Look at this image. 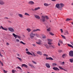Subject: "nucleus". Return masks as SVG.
Here are the masks:
<instances>
[{"label":"nucleus","mask_w":73,"mask_h":73,"mask_svg":"<svg viewBox=\"0 0 73 73\" xmlns=\"http://www.w3.org/2000/svg\"><path fill=\"white\" fill-rule=\"evenodd\" d=\"M41 21L43 22H44L45 21V16H42V19Z\"/></svg>","instance_id":"nucleus-6"},{"label":"nucleus","mask_w":73,"mask_h":73,"mask_svg":"<svg viewBox=\"0 0 73 73\" xmlns=\"http://www.w3.org/2000/svg\"><path fill=\"white\" fill-rule=\"evenodd\" d=\"M65 33H66L67 35H69V33H68V31H66L65 32Z\"/></svg>","instance_id":"nucleus-46"},{"label":"nucleus","mask_w":73,"mask_h":73,"mask_svg":"<svg viewBox=\"0 0 73 73\" xmlns=\"http://www.w3.org/2000/svg\"><path fill=\"white\" fill-rule=\"evenodd\" d=\"M40 9V7H38L37 8H36L34 9L35 11H37V10H38V9Z\"/></svg>","instance_id":"nucleus-25"},{"label":"nucleus","mask_w":73,"mask_h":73,"mask_svg":"<svg viewBox=\"0 0 73 73\" xmlns=\"http://www.w3.org/2000/svg\"><path fill=\"white\" fill-rule=\"evenodd\" d=\"M52 1H56V0H51Z\"/></svg>","instance_id":"nucleus-60"},{"label":"nucleus","mask_w":73,"mask_h":73,"mask_svg":"<svg viewBox=\"0 0 73 73\" xmlns=\"http://www.w3.org/2000/svg\"><path fill=\"white\" fill-rule=\"evenodd\" d=\"M29 50L28 48L26 49V51L27 52H29V51H28Z\"/></svg>","instance_id":"nucleus-55"},{"label":"nucleus","mask_w":73,"mask_h":73,"mask_svg":"<svg viewBox=\"0 0 73 73\" xmlns=\"http://www.w3.org/2000/svg\"><path fill=\"white\" fill-rule=\"evenodd\" d=\"M53 69L54 70H60V69L58 68L57 67H54L53 68Z\"/></svg>","instance_id":"nucleus-17"},{"label":"nucleus","mask_w":73,"mask_h":73,"mask_svg":"<svg viewBox=\"0 0 73 73\" xmlns=\"http://www.w3.org/2000/svg\"><path fill=\"white\" fill-rule=\"evenodd\" d=\"M53 66H56L57 65V64L56 63H53L52 64Z\"/></svg>","instance_id":"nucleus-33"},{"label":"nucleus","mask_w":73,"mask_h":73,"mask_svg":"<svg viewBox=\"0 0 73 73\" xmlns=\"http://www.w3.org/2000/svg\"><path fill=\"white\" fill-rule=\"evenodd\" d=\"M27 31H28V32H30L31 31V29L29 28H27L26 29Z\"/></svg>","instance_id":"nucleus-27"},{"label":"nucleus","mask_w":73,"mask_h":73,"mask_svg":"<svg viewBox=\"0 0 73 73\" xmlns=\"http://www.w3.org/2000/svg\"><path fill=\"white\" fill-rule=\"evenodd\" d=\"M65 62H63L62 63V65H64V63Z\"/></svg>","instance_id":"nucleus-57"},{"label":"nucleus","mask_w":73,"mask_h":73,"mask_svg":"<svg viewBox=\"0 0 73 73\" xmlns=\"http://www.w3.org/2000/svg\"><path fill=\"white\" fill-rule=\"evenodd\" d=\"M60 31H61V33H63V30H62V29H60Z\"/></svg>","instance_id":"nucleus-54"},{"label":"nucleus","mask_w":73,"mask_h":73,"mask_svg":"<svg viewBox=\"0 0 73 73\" xmlns=\"http://www.w3.org/2000/svg\"><path fill=\"white\" fill-rule=\"evenodd\" d=\"M18 16L19 17H21V18H23V15L21 14H19Z\"/></svg>","instance_id":"nucleus-19"},{"label":"nucleus","mask_w":73,"mask_h":73,"mask_svg":"<svg viewBox=\"0 0 73 73\" xmlns=\"http://www.w3.org/2000/svg\"><path fill=\"white\" fill-rule=\"evenodd\" d=\"M16 54L17 56H18V57H20V55L19 54Z\"/></svg>","instance_id":"nucleus-48"},{"label":"nucleus","mask_w":73,"mask_h":73,"mask_svg":"<svg viewBox=\"0 0 73 73\" xmlns=\"http://www.w3.org/2000/svg\"><path fill=\"white\" fill-rule=\"evenodd\" d=\"M45 17V18H46V19H49V17L47 16H44Z\"/></svg>","instance_id":"nucleus-45"},{"label":"nucleus","mask_w":73,"mask_h":73,"mask_svg":"<svg viewBox=\"0 0 73 73\" xmlns=\"http://www.w3.org/2000/svg\"><path fill=\"white\" fill-rule=\"evenodd\" d=\"M4 19H8V17H4Z\"/></svg>","instance_id":"nucleus-56"},{"label":"nucleus","mask_w":73,"mask_h":73,"mask_svg":"<svg viewBox=\"0 0 73 73\" xmlns=\"http://www.w3.org/2000/svg\"><path fill=\"white\" fill-rule=\"evenodd\" d=\"M16 41L17 42H20V40L17 39H16Z\"/></svg>","instance_id":"nucleus-36"},{"label":"nucleus","mask_w":73,"mask_h":73,"mask_svg":"<svg viewBox=\"0 0 73 73\" xmlns=\"http://www.w3.org/2000/svg\"><path fill=\"white\" fill-rule=\"evenodd\" d=\"M49 60H53V59L51 57H49Z\"/></svg>","instance_id":"nucleus-41"},{"label":"nucleus","mask_w":73,"mask_h":73,"mask_svg":"<svg viewBox=\"0 0 73 73\" xmlns=\"http://www.w3.org/2000/svg\"><path fill=\"white\" fill-rule=\"evenodd\" d=\"M35 36H36V37H40V36H39V35L37 34H35Z\"/></svg>","instance_id":"nucleus-37"},{"label":"nucleus","mask_w":73,"mask_h":73,"mask_svg":"<svg viewBox=\"0 0 73 73\" xmlns=\"http://www.w3.org/2000/svg\"><path fill=\"white\" fill-rule=\"evenodd\" d=\"M59 68L60 69H61V70H63V69H64V68H62L60 66H59Z\"/></svg>","instance_id":"nucleus-43"},{"label":"nucleus","mask_w":73,"mask_h":73,"mask_svg":"<svg viewBox=\"0 0 73 73\" xmlns=\"http://www.w3.org/2000/svg\"><path fill=\"white\" fill-rule=\"evenodd\" d=\"M0 56L1 57H3V56L2 54H1V53H0Z\"/></svg>","instance_id":"nucleus-50"},{"label":"nucleus","mask_w":73,"mask_h":73,"mask_svg":"<svg viewBox=\"0 0 73 73\" xmlns=\"http://www.w3.org/2000/svg\"><path fill=\"white\" fill-rule=\"evenodd\" d=\"M43 56H45V57H48V55L47 54H43Z\"/></svg>","instance_id":"nucleus-39"},{"label":"nucleus","mask_w":73,"mask_h":73,"mask_svg":"<svg viewBox=\"0 0 73 73\" xmlns=\"http://www.w3.org/2000/svg\"><path fill=\"white\" fill-rule=\"evenodd\" d=\"M42 38L43 39H45V38H46V36L43 35V36L42 37Z\"/></svg>","instance_id":"nucleus-34"},{"label":"nucleus","mask_w":73,"mask_h":73,"mask_svg":"<svg viewBox=\"0 0 73 73\" xmlns=\"http://www.w3.org/2000/svg\"><path fill=\"white\" fill-rule=\"evenodd\" d=\"M37 31H41V30L39 29H34L33 30V32H37Z\"/></svg>","instance_id":"nucleus-15"},{"label":"nucleus","mask_w":73,"mask_h":73,"mask_svg":"<svg viewBox=\"0 0 73 73\" xmlns=\"http://www.w3.org/2000/svg\"><path fill=\"white\" fill-rule=\"evenodd\" d=\"M16 68H17V69H20V70H21V68L19 66L16 67Z\"/></svg>","instance_id":"nucleus-38"},{"label":"nucleus","mask_w":73,"mask_h":73,"mask_svg":"<svg viewBox=\"0 0 73 73\" xmlns=\"http://www.w3.org/2000/svg\"><path fill=\"white\" fill-rule=\"evenodd\" d=\"M66 21H70V20H72V19H71L67 18L66 19Z\"/></svg>","instance_id":"nucleus-40"},{"label":"nucleus","mask_w":73,"mask_h":73,"mask_svg":"<svg viewBox=\"0 0 73 73\" xmlns=\"http://www.w3.org/2000/svg\"><path fill=\"white\" fill-rule=\"evenodd\" d=\"M13 35L15 39L17 37V38H21V36H19V35H16L15 33H13Z\"/></svg>","instance_id":"nucleus-3"},{"label":"nucleus","mask_w":73,"mask_h":73,"mask_svg":"<svg viewBox=\"0 0 73 73\" xmlns=\"http://www.w3.org/2000/svg\"><path fill=\"white\" fill-rule=\"evenodd\" d=\"M67 45L68 46H69L70 47L72 48H73V46H72V45L70 44H68Z\"/></svg>","instance_id":"nucleus-23"},{"label":"nucleus","mask_w":73,"mask_h":73,"mask_svg":"<svg viewBox=\"0 0 73 73\" xmlns=\"http://www.w3.org/2000/svg\"><path fill=\"white\" fill-rule=\"evenodd\" d=\"M37 53L38 54H39V55H42V53L40 51H38L37 52Z\"/></svg>","instance_id":"nucleus-21"},{"label":"nucleus","mask_w":73,"mask_h":73,"mask_svg":"<svg viewBox=\"0 0 73 73\" xmlns=\"http://www.w3.org/2000/svg\"><path fill=\"white\" fill-rule=\"evenodd\" d=\"M45 65L46 66V67H47V68H50V65L48 63H46Z\"/></svg>","instance_id":"nucleus-11"},{"label":"nucleus","mask_w":73,"mask_h":73,"mask_svg":"<svg viewBox=\"0 0 73 73\" xmlns=\"http://www.w3.org/2000/svg\"><path fill=\"white\" fill-rule=\"evenodd\" d=\"M24 15L25 16H30V15L27 13H25L24 14Z\"/></svg>","instance_id":"nucleus-22"},{"label":"nucleus","mask_w":73,"mask_h":73,"mask_svg":"<svg viewBox=\"0 0 73 73\" xmlns=\"http://www.w3.org/2000/svg\"><path fill=\"white\" fill-rule=\"evenodd\" d=\"M5 4V2L3 1H0V5H4Z\"/></svg>","instance_id":"nucleus-14"},{"label":"nucleus","mask_w":73,"mask_h":73,"mask_svg":"<svg viewBox=\"0 0 73 73\" xmlns=\"http://www.w3.org/2000/svg\"><path fill=\"white\" fill-rule=\"evenodd\" d=\"M44 45L46 48H47V49H48L49 48V47L47 44H45Z\"/></svg>","instance_id":"nucleus-20"},{"label":"nucleus","mask_w":73,"mask_h":73,"mask_svg":"<svg viewBox=\"0 0 73 73\" xmlns=\"http://www.w3.org/2000/svg\"><path fill=\"white\" fill-rule=\"evenodd\" d=\"M69 61L70 62L72 63V62H73V58L71 59H70L69 60Z\"/></svg>","instance_id":"nucleus-30"},{"label":"nucleus","mask_w":73,"mask_h":73,"mask_svg":"<svg viewBox=\"0 0 73 73\" xmlns=\"http://www.w3.org/2000/svg\"><path fill=\"white\" fill-rule=\"evenodd\" d=\"M17 58L19 60V61H22V59L21 58H19V57H17Z\"/></svg>","instance_id":"nucleus-35"},{"label":"nucleus","mask_w":73,"mask_h":73,"mask_svg":"<svg viewBox=\"0 0 73 73\" xmlns=\"http://www.w3.org/2000/svg\"><path fill=\"white\" fill-rule=\"evenodd\" d=\"M35 17L36 19H40V17L39 16H38L37 15H35Z\"/></svg>","instance_id":"nucleus-18"},{"label":"nucleus","mask_w":73,"mask_h":73,"mask_svg":"<svg viewBox=\"0 0 73 73\" xmlns=\"http://www.w3.org/2000/svg\"><path fill=\"white\" fill-rule=\"evenodd\" d=\"M1 28L2 29H3V30H5V31H7L8 29H7V28H4L3 26H1V27H0V29H1Z\"/></svg>","instance_id":"nucleus-9"},{"label":"nucleus","mask_w":73,"mask_h":73,"mask_svg":"<svg viewBox=\"0 0 73 73\" xmlns=\"http://www.w3.org/2000/svg\"><path fill=\"white\" fill-rule=\"evenodd\" d=\"M26 53L27 54H28L29 55H31V56H33L34 57H36V55L35 54V53L33 52H31H31H29V51L26 52Z\"/></svg>","instance_id":"nucleus-1"},{"label":"nucleus","mask_w":73,"mask_h":73,"mask_svg":"<svg viewBox=\"0 0 73 73\" xmlns=\"http://www.w3.org/2000/svg\"><path fill=\"white\" fill-rule=\"evenodd\" d=\"M58 46H60V44L59 42H58Z\"/></svg>","instance_id":"nucleus-63"},{"label":"nucleus","mask_w":73,"mask_h":73,"mask_svg":"<svg viewBox=\"0 0 73 73\" xmlns=\"http://www.w3.org/2000/svg\"><path fill=\"white\" fill-rule=\"evenodd\" d=\"M58 52H62V50H59Z\"/></svg>","instance_id":"nucleus-52"},{"label":"nucleus","mask_w":73,"mask_h":73,"mask_svg":"<svg viewBox=\"0 0 73 73\" xmlns=\"http://www.w3.org/2000/svg\"><path fill=\"white\" fill-rule=\"evenodd\" d=\"M32 62L33 63V64H37V62L33 60L32 61Z\"/></svg>","instance_id":"nucleus-32"},{"label":"nucleus","mask_w":73,"mask_h":73,"mask_svg":"<svg viewBox=\"0 0 73 73\" xmlns=\"http://www.w3.org/2000/svg\"><path fill=\"white\" fill-rule=\"evenodd\" d=\"M20 42L21 44H23V45H26V43H24L22 41H20Z\"/></svg>","instance_id":"nucleus-28"},{"label":"nucleus","mask_w":73,"mask_h":73,"mask_svg":"<svg viewBox=\"0 0 73 73\" xmlns=\"http://www.w3.org/2000/svg\"><path fill=\"white\" fill-rule=\"evenodd\" d=\"M69 56L70 57H73V51H71L69 52Z\"/></svg>","instance_id":"nucleus-7"},{"label":"nucleus","mask_w":73,"mask_h":73,"mask_svg":"<svg viewBox=\"0 0 73 73\" xmlns=\"http://www.w3.org/2000/svg\"><path fill=\"white\" fill-rule=\"evenodd\" d=\"M23 66L25 67V68H28V66L25 64H23L22 65V67H23Z\"/></svg>","instance_id":"nucleus-16"},{"label":"nucleus","mask_w":73,"mask_h":73,"mask_svg":"<svg viewBox=\"0 0 73 73\" xmlns=\"http://www.w3.org/2000/svg\"><path fill=\"white\" fill-rule=\"evenodd\" d=\"M59 42H60V44H62V41H61V40H60L59 41Z\"/></svg>","instance_id":"nucleus-49"},{"label":"nucleus","mask_w":73,"mask_h":73,"mask_svg":"<svg viewBox=\"0 0 73 73\" xmlns=\"http://www.w3.org/2000/svg\"><path fill=\"white\" fill-rule=\"evenodd\" d=\"M9 31L11 32H15V30H14V29L12 27H10L9 28Z\"/></svg>","instance_id":"nucleus-12"},{"label":"nucleus","mask_w":73,"mask_h":73,"mask_svg":"<svg viewBox=\"0 0 73 73\" xmlns=\"http://www.w3.org/2000/svg\"><path fill=\"white\" fill-rule=\"evenodd\" d=\"M66 54H64L62 55V58H65V57H66Z\"/></svg>","instance_id":"nucleus-26"},{"label":"nucleus","mask_w":73,"mask_h":73,"mask_svg":"<svg viewBox=\"0 0 73 73\" xmlns=\"http://www.w3.org/2000/svg\"><path fill=\"white\" fill-rule=\"evenodd\" d=\"M46 60H49V57H46Z\"/></svg>","instance_id":"nucleus-53"},{"label":"nucleus","mask_w":73,"mask_h":73,"mask_svg":"<svg viewBox=\"0 0 73 73\" xmlns=\"http://www.w3.org/2000/svg\"><path fill=\"white\" fill-rule=\"evenodd\" d=\"M60 4L59 3H57L56 4L55 7L56 8H57L58 9H59L60 10V11L62 10V8H61L60 7Z\"/></svg>","instance_id":"nucleus-2"},{"label":"nucleus","mask_w":73,"mask_h":73,"mask_svg":"<svg viewBox=\"0 0 73 73\" xmlns=\"http://www.w3.org/2000/svg\"><path fill=\"white\" fill-rule=\"evenodd\" d=\"M47 41H48V44L49 45H51L52 44V43L51 42L52 41V40L50 39H47Z\"/></svg>","instance_id":"nucleus-5"},{"label":"nucleus","mask_w":73,"mask_h":73,"mask_svg":"<svg viewBox=\"0 0 73 73\" xmlns=\"http://www.w3.org/2000/svg\"><path fill=\"white\" fill-rule=\"evenodd\" d=\"M44 5L45 7H48V6H49V4L47 3H44Z\"/></svg>","instance_id":"nucleus-29"},{"label":"nucleus","mask_w":73,"mask_h":73,"mask_svg":"<svg viewBox=\"0 0 73 73\" xmlns=\"http://www.w3.org/2000/svg\"><path fill=\"white\" fill-rule=\"evenodd\" d=\"M42 41H41V40L39 39L38 40V42H36L37 44L42 45V43H41Z\"/></svg>","instance_id":"nucleus-8"},{"label":"nucleus","mask_w":73,"mask_h":73,"mask_svg":"<svg viewBox=\"0 0 73 73\" xmlns=\"http://www.w3.org/2000/svg\"><path fill=\"white\" fill-rule=\"evenodd\" d=\"M63 70H64V71H66V72H67V70H65V69H63Z\"/></svg>","instance_id":"nucleus-62"},{"label":"nucleus","mask_w":73,"mask_h":73,"mask_svg":"<svg viewBox=\"0 0 73 73\" xmlns=\"http://www.w3.org/2000/svg\"><path fill=\"white\" fill-rule=\"evenodd\" d=\"M28 65L29 66H31L32 68H33L34 69V68H35V67L33 65H32L30 63H29Z\"/></svg>","instance_id":"nucleus-13"},{"label":"nucleus","mask_w":73,"mask_h":73,"mask_svg":"<svg viewBox=\"0 0 73 73\" xmlns=\"http://www.w3.org/2000/svg\"><path fill=\"white\" fill-rule=\"evenodd\" d=\"M61 36L63 38H65V36L62 35H61Z\"/></svg>","instance_id":"nucleus-47"},{"label":"nucleus","mask_w":73,"mask_h":73,"mask_svg":"<svg viewBox=\"0 0 73 73\" xmlns=\"http://www.w3.org/2000/svg\"><path fill=\"white\" fill-rule=\"evenodd\" d=\"M7 45H9V43H7Z\"/></svg>","instance_id":"nucleus-64"},{"label":"nucleus","mask_w":73,"mask_h":73,"mask_svg":"<svg viewBox=\"0 0 73 73\" xmlns=\"http://www.w3.org/2000/svg\"><path fill=\"white\" fill-rule=\"evenodd\" d=\"M60 5L61 8H62V7H64V4L63 3H60Z\"/></svg>","instance_id":"nucleus-24"},{"label":"nucleus","mask_w":73,"mask_h":73,"mask_svg":"<svg viewBox=\"0 0 73 73\" xmlns=\"http://www.w3.org/2000/svg\"><path fill=\"white\" fill-rule=\"evenodd\" d=\"M50 28H49L48 29H47V31L48 32H49L50 31Z\"/></svg>","instance_id":"nucleus-31"},{"label":"nucleus","mask_w":73,"mask_h":73,"mask_svg":"<svg viewBox=\"0 0 73 73\" xmlns=\"http://www.w3.org/2000/svg\"><path fill=\"white\" fill-rule=\"evenodd\" d=\"M30 38L33 39L34 36H36V35H35V34H33V33H31L30 34Z\"/></svg>","instance_id":"nucleus-4"},{"label":"nucleus","mask_w":73,"mask_h":73,"mask_svg":"<svg viewBox=\"0 0 73 73\" xmlns=\"http://www.w3.org/2000/svg\"><path fill=\"white\" fill-rule=\"evenodd\" d=\"M15 72H16V70H12V73H15Z\"/></svg>","instance_id":"nucleus-44"},{"label":"nucleus","mask_w":73,"mask_h":73,"mask_svg":"<svg viewBox=\"0 0 73 73\" xmlns=\"http://www.w3.org/2000/svg\"><path fill=\"white\" fill-rule=\"evenodd\" d=\"M3 72L4 73H7V71H5V70H3Z\"/></svg>","instance_id":"nucleus-51"},{"label":"nucleus","mask_w":73,"mask_h":73,"mask_svg":"<svg viewBox=\"0 0 73 73\" xmlns=\"http://www.w3.org/2000/svg\"><path fill=\"white\" fill-rule=\"evenodd\" d=\"M10 16H13V13H10Z\"/></svg>","instance_id":"nucleus-58"},{"label":"nucleus","mask_w":73,"mask_h":73,"mask_svg":"<svg viewBox=\"0 0 73 73\" xmlns=\"http://www.w3.org/2000/svg\"><path fill=\"white\" fill-rule=\"evenodd\" d=\"M29 4L31 5H34V4H35V3L32 1H29Z\"/></svg>","instance_id":"nucleus-10"},{"label":"nucleus","mask_w":73,"mask_h":73,"mask_svg":"<svg viewBox=\"0 0 73 73\" xmlns=\"http://www.w3.org/2000/svg\"><path fill=\"white\" fill-rule=\"evenodd\" d=\"M9 23H10V24H12V21H10Z\"/></svg>","instance_id":"nucleus-61"},{"label":"nucleus","mask_w":73,"mask_h":73,"mask_svg":"<svg viewBox=\"0 0 73 73\" xmlns=\"http://www.w3.org/2000/svg\"><path fill=\"white\" fill-rule=\"evenodd\" d=\"M1 64L2 65V66H4V65L2 63V62H1Z\"/></svg>","instance_id":"nucleus-59"},{"label":"nucleus","mask_w":73,"mask_h":73,"mask_svg":"<svg viewBox=\"0 0 73 73\" xmlns=\"http://www.w3.org/2000/svg\"><path fill=\"white\" fill-rule=\"evenodd\" d=\"M50 34L52 36H54V34H53L52 33V32H50Z\"/></svg>","instance_id":"nucleus-42"}]
</instances>
